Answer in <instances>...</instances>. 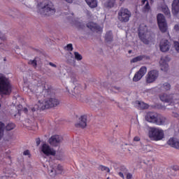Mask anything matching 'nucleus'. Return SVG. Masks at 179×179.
Returning <instances> with one entry per match:
<instances>
[{
	"label": "nucleus",
	"mask_w": 179,
	"mask_h": 179,
	"mask_svg": "<svg viewBox=\"0 0 179 179\" xmlns=\"http://www.w3.org/2000/svg\"><path fill=\"white\" fill-rule=\"evenodd\" d=\"M43 90L41 92V96H43L45 99L44 101H41V100L38 101L40 103V106L41 110H47L48 108H52V107H57L59 104V100L58 99L54 97L55 94L52 92V90L50 87H48Z\"/></svg>",
	"instance_id": "obj_1"
},
{
	"label": "nucleus",
	"mask_w": 179,
	"mask_h": 179,
	"mask_svg": "<svg viewBox=\"0 0 179 179\" xmlns=\"http://www.w3.org/2000/svg\"><path fill=\"white\" fill-rule=\"evenodd\" d=\"M38 13L43 16H51L55 13V8L52 2L45 0L38 3Z\"/></svg>",
	"instance_id": "obj_2"
},
{
	"label": "nucleus",
	"mask_w": 179,
	"mask_h": 179,
	"mask_svg": "<svg viewBox=\"0 0 179 179\" xmlns=\"http://www.w3.org/2000/svg\"><path fill=\"white\" fill-rule=\"evenodd\" d=\"M12 93V85L9 78L4 76H0V94L9 96Z\"/></svg>",
	"instance_id": "obj_3"
},
{
	"label": "nucleus",
	"mask_w": 179,
	"mask_h": 179,
	"mask_svg": "<svg viewBox=\"0 0 179 179\" xmlns=\"http://www.w3.org/2000/svg\"><path fill=\"white\" fill-rule=\"evenodd\" d=\"M145 120L148 122H152L156 125H164L166 124V117L159 115L155 112H148L145 115Z\"/></svg>",
	"instance_id": "obj_4"
},
{
	"label": "nucleus",
	"mask_w": 179,
	"mask_h": 179,
	"mask_svg": "<svg viewBox=\"0 0 179 179\" xmlns=\"http://www.w3.org/2000/svg\"><path fill=\"white\" fill-rule=\"evenodd\" d=\"M148 136L151 141H162L164 138V131L159 128L151 127L148 131Z\"/></svg>",
	"instance_id": "obj_5"
},
{
	"label": "nucleus",
	"mask_w": 179,
	"mask_h": 179,
	"mask_svg": "<svg viewBox=\"0 0 179 179\" xmlns=\"http://www.w3.org/2000/svg\"><path fill=\"white\" fill-rule=\"evenodd\" d=\"M132 16V13L128 8H121L118 12L117 19L121 23H127L129 18Z\"/></svg>",
	"instance_id": "obj_6"
},
{
	"label": "nucleus",
	"mask_w": 179,
	"mask_h": 179,
	"mask_svg": "<svg viewBox=\"0 0 179 179\" xmlns=\"http://www.w3.org/2000/svg\"><path fill=\"white\" fill-rule=\"evenodd\" d=\"M157 20L159 26V29L162 33H166L167 31V22L164 15L162 13H159L157 16Z\"/></svg>",
	"instance_id": "obj_7"
},
{
	"label": "nucleus",
	"mask_w": 179,
	"mask_h": 179,
	"mask_svg": "<svg viewBox=\"0 0 179 179\" xmlns=\"http://www.w3.org/2000/svg\"><path fill=\"white\" fill-rule=\"evenodd\" d=\"M16 125L14 123H8L6 126L5 123L0 121V141L3 138V132L6 131H12V129H15Z\"/></svg>",
	"instance_id": "obj_8"
},
{
	"label": "nucleus",
	"mask_w": 179,
	"mask_h": 179,
	"mask_svg": "<svg viewBox=\"0 0 179 179\" xmlns=\"http://www.w3.org/2000/svg\"><path fill=\"white\" fill-rule=\"evenodd\" d=\"M159 78V71L157 70H152L149 71L146 76V83H153Z\"/></svg>",
	"instance_id": "obj_9"
},
{
	"label": "nucleus",
	"mask_w": 179,
	"mask_h": 179,
	"mask_svg": "<svg viewBox=\"0 0 179 179\" xmlns=\"http://www.w3.org/2000/svg\"><path fill=\"white\" fill-rule=\"evenodd\" d=\"M146 72H148V69L146 68V66L141 67L139 71L135 73L133 78V82H139V80H141V78H143V76L146 75Z\"/></svg>",
	"instance_id": "obj_10"
},
{
	"label": "nucleus",
	"mask_w": 179,
	"mask_h": 179,
	"mask_svg": "<svg viewBox=\"0 0 179 179\" xmlns=\"http://www.w3.org/2000/svg\"><path fill=\"white\" fill-rule=\"evenodd\" d=\"M62 136L59 135H53L49 138L48 142L51 146L57 148V146H59V143L62 142Z\"/></svg>",
	"instance_id": "obj_11"
},
{
	"label": "nucleus",
	"mask_w": 179,
	"mask_h": 179,
	"mask_svg": "<svg viewBox=\"0 0 179 179\" xmlns=\"http://www.w3.org/2000/svg\"><path fill=\"white\" fill-rule=\"evenodd\" d=\"M41 152H43V155H45V156H55L57 154L55 150L51 149V147L45 143L43 144L41 147Z\"/></svg>",
	"instance_id": "obj_12"
},
{
	"label": "nucleus",
	"mask_w": 179,
	"mask_h": 179,
	"mask_svg": "<svg viewBox=\"0 0 179 179\" xmlns=\"http://www.w3.org/2000/svg\"><path fill=\"white\" fill-rule=\"evenodd\" d=\"M63 171L64 166H62L61 164H58L54 168H51L48 171L50 177H55L56 174H62Z\"/></svg>",
	"instance_id": "obj_13"
},
{
	"label": "nucleus",
	"mask_w": 179,
	"mask_h": 179,
	"mask_svg": "<svg viewBox=\"0 0 179 179\" xmlns=\"http://www.w3.org/2000/svg\"><path fill=\"white\" fill-rule=\"evenodd\" d=\"M138 37L143 43V44H145L146 45H149L150 41L148 38H146V32L142 29V27H139L138 28Z\"/></svg>",
	"instance_id": "obj_14"
},
{
	"label": "nucleus",
	"mask_w": 179,
	"mask_h": 179,
	"mask_svg": "<svg viewBox=\"0 0 179 179\" xmlns=\"http://www.w3.org/2000/svg\"><path fill=\"white\" fill-rule=\"evenodd\" d=\"M87 27L90 29L91 31H93L94 33H100L102 31V29L101 27H99V24L93 22H90L87 24Z\"/></svg>",
	"instance_id": "obj_15"
},
{
	"label": "nucleus",
	"mask_w": 179,
	"mask_h": 179,
	"mask_svg": "<svg viewBox=\"0 0 179 179\" xmlns=\"http://www.w3.org/2000/svg\"><path fill=\"white\" fill-rule=\"evenodd\" d=\"M159 48L162 52H167L170 50V42L167 39H163L160 41Z\"/></svg>",
	"instance_id": "obj_16"
},
{
	"label": "nucleus",
	"mask_w": 179,
	"mask_h": 179,
	"mask_svg": "<svg viewBox=\"0 0 179 179\" xmlns=\"http://www.w3.org/2000/svg\"><path fill=\"white\" fill-rule=\"evenodd\" d=\"M79 120L80 122L75 124L76 128H86L87 127V115H82Z\"/></svg>",
	"instance_id": "obj_17"
},
{
	"label": "nucleus",
	"mask_w": 179,
	"mask_h": 179,
	"mask_svg": "<svg viewBox=\"0 0 179 179\" xmlns=\"http://www.w3.org/2000/svg\"><path fill=\"white\" fill-rule=\"evenodd\" d=\"M82 88L80 87H74V94H76V99L80 100V101H85V95H83V93L80 92V90Z\"/></svg>",
	"instance_id": "obj_18"
},
{
	"label": "nucleus",
	"mask_w": 179,
	"mask_h": 179,
	"mask_svg": "<svg viewBox=\"0 0 179 179\" xmlns=\"http://www.w3.org/2000/svg\"><path fill=\"white\" fill-rule=\"evenodd\" d=\"M117 176L120 177V178L125 179V176L124 174H127L128 173V169L125 167V166H120L117 171Z\"/></svg>",
	"instance_id": "obj_19"
},
{
	"label": "nucleus",
	"mask_w": 179,
	"mask_h": 179,
	"mask_svg": "<svg viewBox=\"0 0 179 179\" xmlns=\"http://www.w3.org/2000/svg\"><path fill=\"white\" fill-rule=\"evenodd\" d=\"M167 145L171 146V148H174L175 149H178L179 150V141L176 138H171L167 141Z\"/></svg>",
	"instance_id": "obj_20"
},
{
	"label": "nucleus",
	"mask_w": 179,
	"mask_h": 179,
	"mask_svg": "<svg viewBox=\"0 0 179 179\" xmlns=\"http://www.w3.org/2000/svg\"><path fill=\"white\" fill-rule=\"evenodd\" d=\"M159 99L164 103H170L173 100V95L164 93L159 95Z\"/></svg>",
	"instance_id": "obj_21"
},
{
	"label": "nucleus",
	"mask_w": 179,
	"mask_h": 179,
	"mask_svg": "<svg viewBox=\"0 0 179 179\" xmlns=\"http://www.w3.org/2000/svg\"><path fill=\"white\" fill-rule=\"evenodd\" d=\"M179 13V0H173L172 3V13L175 16Z\"/></svg>",
	"instance_id": "obj_22"
},
{
	"label": "nucleus",
	"mask_w": 179,
	"mask_h": 179,
	"mask_svg": "<svg viewBox=\"0 0 179 179\" xmlns=\"http://www.w3.org/2000/svg\"><path fill=\"white\" fill-rule=\"evenodd\" d=\"M160 90H163L164 92H169L171 89V85L169 83H164V84L159 85Z\"/></svg>",
	"instance_id": "obj_23"
},
{
	"label": "nucleus",
	"mask_w": 179,
	"mask_h": 179,
	"mask_svg": "<svg viewBox=\"0 0 179 179\" xmlns=\"http://www.w3.org/2000/svg\"><path fill=\"white\" fill-rule=\"evenodd\" d=\"M105 40H106V43H111V41H113V40H114V36H113V31H109L106 32V34L105 35Z\"/></svg>",
	"instance_id": "obj_24"
},
{
	"label": "nucleus",
	"mask_w": 179,
	"mask_h": 179,
	"mask_svg": "<svg viewBox=\"0 0 179 179\" xmlns=\"http://www.w3.org/2000/svg\"><path fill=\"white\" fill-rule=\"evenodd\" d=\"M85 2L90 8H97V0H85Z\"/></svg>",
	"instance_id": "obj_25"
},
{
	"label": "nucleus",
	"mask_w": 179,
	"mask_h": 179,
	"mask_svg": "<svg viewBox=\"0 0 179 179\" xmlns=\"http://www.w3.org/2000/svg\"><path fill=\"white\" fill-rule=\"evenodd\" d=\"M146 56L145 55H139L134 58H133L130 62L131 64H135V62H139L140 61H142Z\"/></svg>",
	"instance_id": "obj_26"
},
{
	"label": "nucleus",
	"mask_w": 179,
	"mask_h": 179,
	"mask_svg": "<svg viewBox=\"0 0 179 179\" xmlns=\"http://www.w3.org/2000/svg\"><path fill=\"white\" fill-rule=\"evenodd\" d=\"M115 1L114 0H108L106 3H105V8H108V9H111V8H114V5Z\"/></svg>",
	"instance_id": "obj_27"
},
{
	"label": "nucleus",
	"mask_w": 179,
	"mask_h": 179,
	"mask_svg": "<svg viewBox=\"0 0 179 179\" xmlns=\"http://www.w3.org/2000/svg\"><path fill=\"white\" fill-rule=\"evenodd\" d=\"M162 10L164 15L166 16H169L170 15V10L169 9V7L166 5H164L162 6Z\"/></svg>",
	"instance_id": "obj_28"
},
{
	"label": "nucleus",
	"mask_w": 179,
	"mask_h": 179,
	"mask_svg": "<svg viewBox=\"0 0 179 179\" xmlns=\"http://www.w3.org/2000/svg\"><path fill=\"white\" fill-rule=\"evenodd\" d=\"M38 57H35L33 60H29L28 62L29 65H31L34 68H37V61Z\"/></svg>",
	"instance_id": "obj_29"
},
{
	"label": "nucleus",
	"mask_w": 179,
	"mask_h": 179,
	"mask_svg": "<svg viewBox=\"0 0 179 179\" xmlns=\"http://www.w3.org/2000/svg\"><path fill=\"white\" fill-rule=\"evenodd\" d=\"M161 69L164 72H167V71H169V64H167L165 62H164L163 63H161Z\"/></svg>",
	"instance_id": "obj_30"
},
{
	"label": "nucleus",
	"mask_w": 179,
	"mask_h": 179,
	"mask_svg": "<svg viewBox=\"0 0 179 179\" xmlns=\"http://www.w3.org/2000/svg\"><path fill=\"white\" fill-rule=\"evenodd\" d=\"M138 104L142 110H148V108H149V105L148 103L140 102Z\"/></svg>",
	"instance_id": "obj_31"
},
{
	"label": "nucleus",
	"mask_w": 179,
	"mask_h": 179,
	"mask_svg": "<svg viewBox=\"0 0 179 179\" xmlns=\"http://www.w3.org/2000/svg\"><path fill=\"white\" fill-rule=\"evenodd\" d=\"M99 170H101V171H106V173H110V168L103 165H100L99 166Z\"/></svg>",
	"instance_id": "obj_32"
},
{
	"label": "nucleus",
	"mask_w": 179,
	"mask_h": 179,
	"mask_svg": "<svg viewBox=\"0 0 179 179\" xmlns=\"http://www.w3.org/2000/svg\"><path fill=\"white\" fill-rule=\"evenodd\" d=\"M74 57H75V59H77V61H82V59H83V57H82V55H80L78 52H74Z\"/></svg>",
	"instance_id": "obj_33"
},
{
	"label": "nucleus",
	"mask_w": 179,
	"mask_h": 179,
	"mask_svg": "<svg viewBox=\"0 0 179 179\" xmlns=\"http://www.w3.org/2000/svg\"><path fill=\"white\" fill-rule=\"evenodd\" d=\"M0 44H2V41L6 40V36L2 32L0 31Z\"/></svg>",
	"instance_id": "obj_34"
},
{
	"label": "nucleus",
	"mask_w": 179,
	"mask_h": 179,
	"mask_svg": "<svg viewBox=\"0 0 179 179\" xmlns=\"http://www.w3.org/2000/svg\"><path fill=\"white\" fill-rule=\"evenodd\" d=\"M66 50L67 51H73V45H72V43L67 44Z\"/></svg>",
	"instance_id": "obj_35"
},
{
	"label": "nucleus",
	"mask_w": 179,
	"mask_h": 179,
	"mask_svg": "<svg viewBox=\"0 0 179 179\" xmlns=\"http://www.w3.org/2000/svg\"><path fill=\"white\" fill-rule=\"evenodd\" d=\"M174 47H175V50H177L178 52H179V43L177 41L174 42Z\"/></svg>",
	"instance_id": "obj_36"
},
{
	"label": "nucleus",
	"mask_w": 179,
	"mask_h": 179,
	"mask_svg": "<svg viewBox=\"0 0 179 179\" xmlns=\"http://www.w3.org/2000/svg\"><path fill=\"white\" fill-rule=\"evenodd\" d=\"M23 155L24 156H29V157L31 156V155L30 154V151L29 150L24 151Z\"/></svg>",
	"instance_id": "obj_37"
},
{
	"label": "nucleus",
	"mask_w": 179,
	"mask_h": 179,
	"mask_svg": "<svg viewBox=\"0 0 179 179\" xmlns=\"http://www.w3.org/2000/svg\"><path fill=\"white\" fill-rule=\"evenodd\" d=\"M144 9H145L146 10H149V9H150V6L149 5V1H147L145 5L144 6Z\"/></svg>",
	"instance_id": "obj_38"
},
{
	"label": "nucleus",
	"mask_w": 179,
	"mask_h": 179,
	"mask_svg": "<svg viewBox=\"0 0 179 179\" xmlns=\"http://www.w3.org/2000/svg\"><path fill=\"white\" fill-rule=\"evenodd\" d=\"M126 179H132V177H133V176H132V173H126Z\"/></svg>",
	"instance_id": "obj_39"
},
{
	"label": "nucleus",
	"mask_w": 179,
	"mask_h": 179,
	"mask_svg": "<svg viewBox=\"0 0 179 179\" xmlns=\"http://www.w3.org/2000/svg\"><path fill=\"white\" fill-rule=\"evenodd\" d=\"M139 141H141V138L139 136H136L134 138V142H139Z\"/></svg>",
	"instance_id": "obj_40"
},
{
	"label": "nucleus",
	"mask_w": 179,
	"mask_h": 179,
	"mask_svg": "<svg viewBox=\"0 0 179 179\" xmlns=\"http://www.w3.org/2000/svg\"><path fill=\"white\" fill-rule=\"evenodd\" d=\"M36 146H39L40 143H41V140H40V138H38L36 139Z\"/></svg>",
	"instance_id": "obj_41"
},
{
	"label": "nucleus",
	"mask_w": 179,
	"mask_h": 179,
	"mask_svg": "<svg viewBox=\"0 0 179 179\" xmlns=\"http://www.w3.org/2000/svg\"><path fill=\"white\" fill-rule=\"evenodd\" d=\"M174 30H175L176 31H179V24H175V26H174Z\"/></svg>",
	"instance_id": "obj_42"
},
{
	"label": "nucleus",
	"mask_w": 179,
	"mask_h": 179,
	"mask_svg": "<svg viewBox=\"0 0 179 179\" xmlns=\"http://www.w3.org/2000/svg\"><path fill=\"white\" fill-rule=\"evenodd\" d=\"M49 65L50 66H52V68H57V64H55L54 63L52 62H49Z\"/></svg>",
	"instance_id": "obj_43"
},
{
	"label": "nucleus",
	"mask_w": 179,
	"mask_h": 179,
	"mask_svg": "<svg viewBox=\"0 0 179 179\" xmlns=\"http://www.w3.org/2000/svg\"><path fill=\"white\" fill-rule=\"evenodd\" d=\"M113 89H115V90H118V91L121 90L120 87H117V86L113 87Z\"/></svg>",
	"instance_id": "obj_44"
},
{
	"label": "nucleus",
	"mask_w": 179,
	"mask_h": 179,
	"mask_svg": "<svg viewBox=\"0 0 179 179\" xmlns=\"http://www.w3.org/2000/svg\"><path fill=\"white\" fill-rule=\"evenodd\" d=\"M31 110L32 113H34V112L36 111V109L35 107H32V108H31Z\"/></svg>",
	"instance_id": "obj_45"
},
{
	"label": "nucleus",
	"mask_w": 179,
	"mask_h": 179,
	"mask_svg": "<svg viewBox=\"0 0 179 179\" xmlns=\"http://www.w3.org/2000/svg\"><path fill=\"white\" fill-rule=\"evenodd\" d=\"M66 2H68L69 3H72L73 2V0H64Z\"/></svg>",
	"instance_id": "obj_46"
},
{
	"label": "nucleus",
	"mask_w": 179,
	"mask_h": 179,
	"mask_svg": "<svg viewBox=\"0 0 179 179\" xmlns=\"http://www.w3.org/2000/svg\"><path fill=\"white\" fill-rule=\"evenodd\" d=\"M145 2H148V0H142V3H145Z\"/></svg>",
	"instance_id": "obj_47"
},
{
	"label": "nucleus",
	"mask_w": 179,
	"mask_h": 179,
	"mask_svg": "<svg viewBox=\"0 0 179 179\" xmlns=\"http://www.w3.org/2000/svg\"><path fill=\"white\" fill-rule=\"evenodd\" d=\"M128 53H129V54H132V50H129V51H128Z\"/></svg>",
	"instance_id": "obj_48"
},
{
	"label": "nucleus",
	"mask_w": 179,
	"mask_h": 179,
	"mask_svg": "<svg viewBox=\"0 0 179 179\" xmlns=\"http://www.w3.org/2000/svg\"><path fill=\"white\" fill-rule=\"evenodd\" d=\"M107 179H110V178H107Z\"/></svg>",
	"instance_id": "obj_49"
},
{
	"label": "nucleus",
	"mask_w": 179,
	"mask_h": 179,
	"mask_svg": "<svg viewBox=\"0 0 179 179\" xmlns=\"http://www.w3.org/2000/svg\"><path fill=\"white\" fill-rule=\"evenodd\" d=\"M0 107H1V103H0Z\"/></svg>",
	"instance_id": "obj_50"
}]
</instances>
